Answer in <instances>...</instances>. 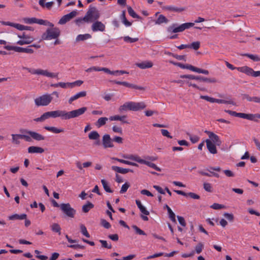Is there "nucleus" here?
I'll list each match as a JSON object with an SVG mask.
<instances>
[{
  "label": "nucleus",
  "instance_id": "dca6fc26",
  "mask_svg": "<svg viewBox=\"0 0 260 260\" xmlns=\"http://www.w3.org/2000/svg\"><path fill=\"white\" fill-rule=\"evenodd\" d=\"M87 107H83L81 108L70 111V118H75L83 115L86 111Z\"/></svg>",
  "mask_w": 260,
  "mask_h": 260
},
{
  "label": "nucleus",
  "instance_id": "9b49d317",
  "mask_svg": "<svg viewBox=\"0 0 260 260\" xmlns=\"http://www.w3.org/2000/svg\"><path fill=\"white\" fill-rule=\"evenodd\" d=\"M20 132L22 133L28 134L30 138H32L33 139L38 141H43L45 139V137L44 136L35 132L28 131L26 129H21Z\"/></svg>",
  "mask_w": 260,
  "mask_h": 260
},
{
  "label": "nucleus",
  "instance_id": "37998d69",
  "mask_svg": "<svg viewBox=\"0 0 260 260\" xmlns=\"http://www.w3.org/2000/svg\"><path fill=\"white\" fill-rule=\"evenodd\" d=\"M252 114H246L243 113H239L238 117H240L248 120H252Z\"/></svg>",
  "mask_w": 260,
  "mask_h": 260
},
{
  "label": "nucleus",
  "instance_id": "2f4dec72",
  "mask_svg": "<svg viewBox=\"0 0 260 260\" xmlns=\"http://www.w3.org/2000/svg\"><path fill=\"white\" fill-rule=\"evenodd\" d=\"M91 38V36L89 34H86L84 35H79L77 36L76 38V41L77 42L80 41H83L86 40L90 39Z\"/></svg>",
  "mask_w": 260,
  "mask_h": 260
},
{
  "label": "nucleus",
  "instance_id": "e433bc0d",
  "mask_svg": "<svg viewBox=\"0 0 260 260\" xmlns=\"http://www.w3.org/2000/svg\"><path fill=\"white\" fill-rule=\"evenodd\" d=\"M111 168H112V170H113L117 173L123 174H126L128 172V170H127V169H124V168H121L119 167H117V166H112Z\"/></svg>",
  "mask_w": 260,
  "mask_h": 260
},
{
  "label": "nucleus",
  "instance_id": "4468645a",
  "mask_svg": "<svg viewBox=\"0 0 260 260\" xmlns=\"http://www.w3.org/2000/svg\"><path fill=\"white\" fill-rule=\"evenodd\" d=\"M102 144L103 147L105 149L108 148H112L114 147L112 139L109 134H105L102 138Z\"/></svg>",
  "mask_w": 260,
  "mask_h": 260
},
{
  "label": "nucleus",
  "instance_id": "de8ad7c7",
  "mask_svg": "<svg viewBox=\"0 0 260 260\" xmlns=\"http://www.w3.org/2000/svg\"><path fill=\"white\" fill-rule=\"evenodd\" d=\"M133 229L135 231V232L137 234L140 235H146V234L142 230H141L139 227H138L136 225H133L132 226Z\"/></svg>",
  "mask_w": 260,
  "mask_h": 260
},
{
  "label": "nucleus",
  "instance_id": "4c0bfd02",
  "mask_svg": "<svg viewBox=\"0 0 260 260\" xmlns=\"http://www.w3.org/2000/svg\"><path fill=\"white\" fill-rule=\"evenodd\" d=\"M241 55L244 56H247L254 61H260V57L257 55H254V54H249V53H245V54H242Z\"/></svg>",
  "mask_w": 260,
  "mask_h": 260
},
{
  "label": "nucleus",
  "instance_id": "f257e3e1",
  "mask_svg": "<svg viewBox=\"0 0 260 260\" xmlns=\"http://www.w3.org/2000/svg\"><path fill=\"white\" fill-rule=\"evenodd\" d=\"M146 107V105L143 102L139 103L128 102L120 106L118 109V111L120 113H122L128 110L137 111L145 108Z\"/></svg>",
  "mask_w": 260,
  "mask_h": 260
},
{
  "label": "nucleus",
  "instance_id": "603ef678",
  "mask_svg": "<svg viewBox=\"0 0 260 260\" xmlns=\"http://www.w3.org/2000/svg\"><path fill=\"white\" fill-rule=\"evenodd\" d=\"M86 72H91L92 71H103V68L93 66L85 70Z\"/></svg>",
  "mask_w": 260,
  "mask_h": 260
},
{
  "label": "nucleus",
  "instance_id": "bf43d9fd",
  "mask_svg": "<svg viewBox=\"0 0 260 260\" xmlns=\"http://www.w3.org/2000/svg\"><path fill=\"white\" fill-rule=\"evenodd\" d=\"M103 71L106 73L114 75H117V74L118 73V70L111 71L107 68H103Z\"/></svg>",
  "mask_w": 260,
  "mask_h": 260
},
{
  "label": "nucleus",
  "instance_id": "5fc2aeb1",
  "mask_svg": "<svg viewBox=\"0 0 260 260\" xmlns=\"http://www.w3.org/2000/svg\"><path fill=\"white\" fill-rule=\"evenodd\" d=\"M101 225L105 229H108L111 228V224L106 220L102 219L101 220Z\"/></svg>",
  "mask_w": 260,
  "mask_h": 260
},
{
  "label": "nucleus",
  "instance_id": "6e6d98bb",
  "mask_svg": "<svg viewBox=\"0 0 260 260\" xmlns=\"http://www.w3.org/2000/svg\"><path fill=\"white\" fill-rule=\"evenodd\" d=\"M100 242L102 244L103 247L106 248L108 249L112 248V245L111 244H108L107 242L105 240H101Z\"/></svg>",
  "mask_w": 260,
  "mask_h": 260
},
{
  "label": "nucleus",
  "instance_id": "052dcab7",
  "mask_svg": "<svg viewBox=\"0 0 260 260\" xmlns=\"http://www.w3.org/2000/svg\"><path fill=\"white\" fill-rule=\"evenodd\" d=\"M204 189L209 192L212 191V186L211 184L209 183H204L203 184Z\"/></svg>",
  "mask_w": 260,
  "mask_h": 260
},
{
  "label": "nucleus",
  "instance_id": "4d7b16f0",
  "mask_svg": "<svg viewBox=\"0 0 260 260\" xmlns=\"http://www.w3.org/2000/svg\"><path fill=\"white\" fill-rule=\"evenodd\" d=\"M129 184L128 182H125L124 184L122 185L120 192L121 193L125 192L127 189L129 188Z\"/></svg>",
  "mask_w": 260,
  "mask_h": 260
},
{
  "label": "nucleus",
  "instance_id": "f8f14e48",
  "mask_svg": "<svg viewBox=\"0 0 260 260\" xmlns=\"http://www.w3.org/2000/svg\"><path fill=\"white\" fill-rule=\"evenodd\" d=\"M56 110L55 111H49L46 112L44 113H43L41 117L35 118L34 120L36 122H43L45 120L50 118H56Z\"/></svg>",
  "mask_w": 260,
  "mask_h": 260
},
{
  "label": "nucleus",
  "instance_id": "0e129e2a",
  "mask_svg": "<svg viewBox=\"0 0 260 260\" xmlns=\"http://www.w3.org/2000/svg\"><path fill=\"white\" fill-rule=\"evenodd\" d=\"M223 216L230 221H233L234 218V215L232 213H224Z\"/></svg>",
  "mask_w": 260,
  "mask_h": 260
},
{
  "label": "nucleus",
  "instance_id": "f03ea898",
  "mask_svg": "<svg viewBox=\"0 0 260 260\" xmlns=\"http://www.w3.org/2000/svg\"><path fill=\"white\" fill-rule=\"evenodd\" d=\"M60 35V30L58 27L47 28L46 31L42 35L41 38L43 40H49L54 39H57Z\"/></svg>",
  "mask_w": 260,
  "mask_h": 260
},
{
  "label": "nucleus",
  "instance_id": "a19ab883",
  "mask_svg": "<svg viewBox=\"0 0 260 260\" xmlns=\"http://www.w3.org/2000/svg\"><path fill=\"white\" fill-rule=\"evenodd\" d=\"M127 12L129 15L134 18L141 19V17L137 14L132 8L130 6L127 7Z\"/></svg>",
  "mask_w": 260,
  "mask_h": 260
},
{
  "label": "nucleus",
  "instance_id": "58836bf2",
  "mask_svg": "<svg viewBox=\"0 0 260 260\" xmlns=\"http://www.w3.org/2000/svg\"><path fill=\"white\" fill-rule=\"evenodd\" d=\"M101 183L103 185L104 190L109 193H112L113 190H112L108 184L107 182L105 179L101 180Z\"/></svg>",
  "mask_w": 260,
  "mask_h": 260
},
{
  "label": "nucleus",
  "instance_id": "49530a36",
  "mask_svg": "<svg viewBox=\"0 0 260 260\" xmlns=\"http://www.w3.org/2000/svg\"><path fill=\"white\" fill-rule=\"evenodd\" d=\"M123 40L125 42L132 43H134V42H137L139 40V38H132L129 37V36H125V37H123Z\"/></svg>",
  "mask_w": 260,
  "mask_h": 260
},
{
  "label": "nucleus",
  "instance_id": "1a4fd4ad",
  "mask_svg": "<svg viewBox=\"0 0 260 260\" xmlns=\"http://www.w3.org/2000/svg\"><path fill=\"white\" fill-rule=\"evenodd\" d=\"M237 70L241 73H245L248 76L253 77L260 76V71H254L252 68L248 66H243L237 68Z\"/></svg>",
  "mask_w": 260,
  "mask_h": 260
},
{
  "label": "nucleus",
  "instance_id": "20e7f679",
  "mask_svg": "<svg viewBox=\"0 0 260 260\" xmlns=\"http://www.w3.org/2000/svg\"><path fill=\"white\" fill-rule=\"evenodd\" d=\"M100 17L99 11L95 6L90 5L88 11L84 16V19L90 22L99 19Z\"/></svg>",
  "mask_w": 260,
  "mask_h": 260
},
{
  "label": "nucleus",
  "instance_id": "7ed1b4c3",
  "mask_svg": "<svg viewBox=\"0 0 260 260\" xmlns=\"http://www.w3.org/2000/svg\"><path fill=\"white\" fill-rule=\"evenodd\" d=\"M122 157L124 158L131 159V160L137 161L140 164H145V165L154 169V170H155L157 171H161V169L160 168L157 167V166L155 164L152 163L150 161H147V160H145L144 159H141L140 157H139L138 156H135L134 155H123L122 156Z\"/></svg>",
  "mask_w": 260,
  "mask_h": 260
},
{
  "label": "nucleus",
  "instance_id": "ddd939ff",
  "mask_svg": "<svg viewBox=\"0 0 260 260\" xmlns=\"http://www.w3.org/2000/svg\"><path fill=\"white\" fill-rule=\"evenodd\" d=\"M77 14V12L76 10L72 11L70 13L63 16L59 20L58 24L61 25L66 24L67 22L75 17Z\"/></svg>",
  "mask_w": 260,
  "mask_h": 260
},
{
  "label": "nucleus",
  "instance_id": "69168bd1",
  "mask_svg": "<svg viewBox=\"0 0 260 260\" xmlns=\"http://www.w3.org/2000/svg\"><path fill=\"white\" fill-rule=\"evenodd\" d=\"M194 25V23H192V22H187V23H185L182 24V25L183 26V28L184 30L186 29H188L191 27L193 26Z\"/></svg>",
  "mask_w": 260,
  "mask_h": 260
},
{
  "label": "nucleus",
  "instance_id": "cd10ccee",
  "mask_svg": "<svg viewBox=\"0 0 260 260\" xmlns=\"http://www.w3.org/2000/svg\"><path fill=\"white\" fill-rule=\"evenodd\" d=\"M17 52H24L29 54H32L34 53V51L33 49L30 48V46H27L26 48H23L21 47L17 46L16 48Z\"/></svg>",
  "mask_w": 260,
  "mask_h": 260
},
{
  "label": "nucleus",
  "instance_id": "a211bd4d",
  "mask_svg": "<svg viewBox=\"0 0 260 260\" xmlns=\"http://www.w3.org/2000/svg\"><path fill=\"white\" fill-rule=\"evenodd\" d=\"M167 31L171 33H177L184 31L182 24L177 26V24L174 23L167 28Z\"/></svg>",
  "mask_w": 260,
  "mask_h": 260
},
{
  "label": "nucleus",
  "instance_id": "f3484780",
  "mask_svg": "<svg viewBox=\"0 0 260 260\" xmlns=\"http://www.w3.org/2000/svg\"><path fill=\"white\" fill-rule=\"evenodd\" d=\"M56 118L60 117L62 120L70 119V111L67 112L65 110H56Z\"/></svg>",
  "mask_w": 260,
  "mask_h": 260
},
{
  "label": "nucleus",
  "instance_id": "b1692460",
  "mask_svg": "<svg viewBox=\"0 0 260 260\" xmlns=\"http://www.w3.org/2000/svg\"><path fill=\"white\" fill-rule=\"evenodd\" d=\"M86 95V92L85 91H83L78 92L77 94H76L75 95H74V96H73L70 98V99L69 100V103L71 104L72 103V102L80 98L84 97Z\"/></svg>",
  "mask_w": 260,
  "mask_h": 260
},
{
  "label": "nucleus",
  "instance_id": "864d4df0",
  "mask_svg": "<svg viewBox=\"0 0 260 260\" xmlns=\"http://www.w3.org/2000/svg\"><path fill=\"white\" fill-rule=\"evenodd\" d=\"M128 88H132V89H138L140 90H145V88L142 86H140L138 85H137L136 84L129 83L128 84Z\"/></svg>",
  "mask_w": 260,
  "mask_h": 260
},
{
  "label": "nucleus",
  "instance_id": "bb28decb",
  "mask_svg": "<svg viewBox=\"0 0 260 260\" xmlns=\"http://www.w3.org/2000/svg\"><path fill=\"white\" fill-rule=\"evenodd\" d=\"M27 217V215L26 214H22L21 215H19L17 214H15L12 215H10L8 217V219L11 220H23L24 219H26Z\"/></svg>",
  "mask_w": 260,
  "mask_h": 260
},
{
  "label": "nucleus",
  "instance_id": "680f3d73",
  "mask_svg": "<svg viewBox=\"0 0 260 260\" xmlns=\"http://www.w3.org/2000/svg\"><path fill=\"white\" fill-rule=\"evenodd\" d=\"M164 255V253L163 252H159V253H155V254H154L153 255H149V256H147L146 258H145V259H151V258H155V257L161 256H162Z\"/></svg>",
  "mask_w": 260,
  "mask_h": 260
},
{
  "label": "nucleus",
  "instance_id": "473e14b6",
  "mask_svg": "<svg viewBox=\"0 0 260 260\" xmlns=\"http://www.w3.org/2000/svg\"><path fill=\"white\" fill-rule=\"evenodd\" d=\"M108 120L107 117H101L95 123V125L99 128L101 127L106 123Z\"/></svg>",
  "mask_w": 260,
  "mask_h": 260
},
{
  "label": "nucleus",
  "instance_id": "6e6552de",
  "mask_svg": "<svg viewBox=\"0 0 260 260\" xmlns=\"http://www.w3.org/2000/svg\"><path fill=\"white\" fill-rule=\"evenodd\" d=\"M60 209L69 217L74 218L76 211L72 208L69 203H62L60 205Z\"/></svg>",
  "mask_w": 260,
  "mask_h": 260
},
{
  "label": "nucleus",
  "instance_id": "423d86ee",
  "mask_svg": "<svg viewBox=\"0 0 260 260\" xmlns=\"http://www.w3.org/2000/svg\"><path fill=\"white\" fill-rule=\"evenodd\" d=\"M180 77L182 79L187 78L190 80H195L197 81H199L200 82H204L207 83H213L217 82V80L214 78H209L201 76H194L192 75H180Z\"/></svg>",
  "mask_w": 260,
  "mask_h": 260
},
{
  "label": "nucleus",
  "instance_id": "aec40b11",
  "mask_svg": "<svg viewBox=\"0 0 260 260\" xmlns=\"http://www.w3.org/2000/svg\"><path fill=\"white\" fill-rule=\"evenodd\" d=\"M162 9L170 11H173L175 12H181L185 10V8L184 7H176L174 6H164L162 7Z\"/></svg>",
  "mask_w": 260,
  "mask_h": 260
},
{
  "label": "nucleus",
  "instance_id": "2eb2a0df",
  "mask_svg": "<svg viewBox=\"0 0 260 260\" xmlns=\"http://www.w3.org/2000/svg\"><path fill=\"white\" fill-rule=\"evenodd\" d=\"M105 28L106 26L105 24L98 20L94 21L91 25V29L94 32L98 31L103 32L105 30Z\"/></svg>",
  "mask_w": 260,
  "mask_h": 260
},
{
  "label": "nucleus",
  "instance_id": "13d9d810",
  "mask_svg": "<svg viewBox=\"0 0 260 260\" xmlns=\"http://www.w3.org/2000/svg\"><path fill=\"white\" fill-rule=\"evenodd\" d=\"M210 207L215 210L221 209L224 208V206L218 203H214Z\"/></svg>",
  "mask_w": 260,
  "mask_h": 260
},
{
  "label": "nucleus",
  "instance_id": "f704fd0d",
  "mask_svg": "<svg viewBox=\"0 0 260 260\" xmlns=\"http://www.w3.org/2000/svg\"><path fill=\"white\" fill-rule=\"evenodd\" d=\"M169 22V20L163 15H159L157 19L155 20V23L156 24H161L163 23H167Z\"/></svg>",
  "mask_w": 260,
  "mask_h": 260
},
{
  "label": "nucleus",
  "instance_id": "e2e57ef3",
  "mask_svg": "<svg viewBox=\"0 0 260 260\" xmlns=\"http://www.w3.org/2000/svg\"><path fill=\"white\" fill-rule=\"evenodd\" d=\"M83 83V81L82 80H77L74 82L71 83L69 85H70V87L73 88V87L75 86H80L82 83Z\"/></svg>",
  "mask_w": 260,
  "mask_h": 260
},
{
  "label": "nucleus",
  "instance_id": "393cba45",
  "mask_svg": "<svg viewBox=\"0 0 260 260\" xmlns=\"http://www.w3.org/2000/svg\"><path fill=\"white\" fill-rule=\"evenodd\" d=\"M34 41V39L33 37H31L30 36H27V38L26 39H23V40L18 41L17 42V44L19 45L29 44Z\"/></svg>",
  "mask_w": 260,
  "mask_h": 260
},
{
  "label": "nucleus",
  "instance_id": "8fccbe9b",
  "mask_svg": "<svg viewBox=\"0 0 260 260\" xmlns=\"http://www.w3.org/2000/svg\"><path fill=\"white\" fill-rule=\"evenodd\" d=\"M200 99L206 100L208 102H209L210 103H216V99L210 97L207 95H201Z\"/></svg>",
  "mask_w": 260,
  "mask_h": 260
},
{
  "label": "nucleus",
  "instance_id": "338daca9",
  "mask_svg": "<svg viewBox=\"0 0 260 260\" xmlns=\"http://www.w3.org/2000/svg\"><path fill=\"white\" fill-rule=\"evenodd\" d=\"M89 22V20H86L85 19H84V17L83 18H79L78 19H77L76 20H75V22L76 23L77 25H78V26H80V24L81 23H83V22Z\"/></svg>",
  "mask_w": 260,
  "mask_h": 260
},
{
  "label": "nucleus",
  "instance_id": "c756f323",
  "mask_svg": "<svg viewBox=\"0 0 260 260\" xmlns=\"http://www.w3.org/2000/svg\"><path fill=\"white\" fill-rule=\"evenodd\" d=\"M164 209L166 208V209H167V211H168V214H169V218L171 219V220L173 222H176V219H175V214L173 212L172 209L170 208V207L168 205L166 204V205H165L164 206Z\"/></svg>",
  "mask_w": 260,
  "mask_h": 260
},
{
  "label": "nucleus",
  "instance_id": "a18cd8bd",
  "mask_svg": "<svg viewBox=\"0 0 260 260\" xmlns=\"http://www.w3.org/2000/svg\"><path fill=\"white\" fill-rule=\"evenodd\" d=\"M189 48H192L195 50L199 49L200 47V42L199 41L193 42L190 44H188Z\"/></svg>",
  "mask_w": 260,
  "mask_h": 260
},
{
  "label": "nucleus",
  "instance_id": "3c124183",
  "mask_svg": "<svg viewBox=\"0 0 260 260\" xmlns=\"http://www.w3.org/2000/svg\"><path fill=\"white\" fill-rule=\"evenodd\" d=\"M203 248V244L201 242L199 243L195 247V251L196 253L200 254L202 251Z\"/></svg>",
  "mask_w": 260,
  "mask_h": 260
},
{
  "label": "nucleus",
  "instance_id": "a878e982",
  "mask_svg": "<svg viewBox=\"0 0 260 260\" xmlns=\"http://www.w3.org/2000/svg\"><path fill=\"white\" fill-rule=\"evenodd\" d=\"M136 204L141 213L145 215H149V212L146 209V208L142 205L140 200H136Z\"/></svg>",
  "mask_w": 260,
  "mask_h": 260
},
{
  "label": "nucleus",
  "instance_id": "0eeeda50",
  "mask_svg": "<svg viewBox=\"0 0 260 260\" xmlns=\"http://www.w3.org/2000/svg\"><path fill=\"white\" fill-rule=\"evenodd\" d=\"M23 69L27 70L32 74L41 75L50 78H56L58 76V74L51 73L48 72L47 70H44L42 69H31L27 67H23Z\"/></svg>",
  "mask_w": 260,
  "mask_h": 260
},
{
  "label": "nucleus",
  "instance_id": "c85d7f7f",
  "mask_svg": "<svg viewBox=\"0 0 260 260\" xmlns=\"http://www.w3.org/2000/svg\"><path fill=\"white\" fill-rule=\"evenodd\" d=\"M137 67L142 69L150 68L153 66V63L151 61H144L137 64Z\"/></svg>",
  "mask_w": 260,
  "mask_h": 260
},
{
  "label": "nucleus",
  "instance_id": "c03bdc74",
  "mask_svg": "<svg viewBox=\"0 0 260 260\" xmlns=\"http://www.w3.org/2000/svg\"><path fill=\"white\" fill-rule=\"evenodd\" d=\"M80 227L81 233L87 238H89L90 235L87 232L86 226L83 224H81Z\"/></svg>",
  "mask_w": 260,
  "mask_h": 260
},
{
  "label": "nucleus",
  "instance_id": "39448f33",
  "mask_svg": "<svg viewBox=\"0 0 260 260\" xmlns=\"http://www.w3.org/2000/svg\"><path fill=\"white\" fill-rule=\"evenodd\" d=\"M53 98L50 94H45L35 99L37 107L48 106L52 101Z\"/></svg>",
  "mask_w": 260,
  "mask_h": 260
},
{
  "label": "nucleus",
  "instance_id": "412c9836",
  "mask_svg": "<svg viewBox=\"0 0 260 260\" xmlns=\"http://www.w3.org/2000/svg\"><path fill=\"white\" fill-rule=\"evenodd\" d=\"M44 149L38 146H30L28 148V152L29 153H42L44 152Z\"/></svg>",
  "mask_w": 260,
  "mask_h": 260
},
{
  "label": "nucleus",
  "instance_id": "79ce46f5",
  "mask_svg": "<svg viewBox=\"0 0 260 260\" xmlns=\"http://www.w3.org/2000/svg\"><path fill=\"white\" fill-rule=\"evenodd\" d=\"M100 136L96 131H92L88 135V138L90 140H96L100 138Z\"/></svg>",
  "mask_w": 260,
  "mask_h": 260
},
{
  "label": "nucleus",
  "instance_id": "ea45409f",
  "mask_svg": "<svg viewBox=\"0 0 260 260\" xmlns=\"http://www.w3.org/2000/svg\"><path fill=\"white\" fill-rule=\"evenodd\" d=\"M51 229L53 232L58 233V235L61 234V228L58 223H53L51 226Z\"/></svg>",
  "mask_w": 260,
  "mask_h": 260
},
{
  "label": "nucleus",
  "instance_id": "774afa93",
  "mask_svg": "<svg viewBox=\"0 0 260 260\" xmlns=\"http://www.w3.org/2000/svg\"><path fill=\"white\" fill-rule=\"evenodd\" d=\"M161 133L164 136H165L168 138L172 139L173 138L172 136L170 135L169 132L167 129H161Z\"/></svg>",
  "mask_w": 260,
  "mask_h": 260
},
{
  "label": "nucleus",
  "instance_id": "4be33fe9",
  "mask_svg": "<svg viewBox=\"0 0 260 260\" xmlns=\"http://www.w3.org/2000/svg\"><path fill=\"white\" fill-rule=\"evenodd\" d=\"M127 116L126 115L119 116V115H114L110 116L109 119L111 121L113 120H119L121 121L123 123H129V122L125 120Z\"/></svg>",
  "mask_w": 260,
  "mask_h": 260
},
{
  "label": "nucleus",
  "instance_id": "9d476101",
  "mask_svg": "<svg viewBox=\"0 0 260 260\" xmlns=\"http://www.w3.org/2000/svg\"><path fill=\"white\" fill-rule=\"evenodd\" d=\"M12 143L13 144L19 145L20 143V139H24L27 142H31V138L29 136L21 134H12Z\"/></svg>",
  "mask_w": 260,
  "mask_h": 260
},
{
  "label": "nucleus",
  "instance_id": "7c9ffc66",
  "mask_svg": "<svg viewBox=\"0 0 260 260\" xmlns=\"http://www.w3.org/2000/svg\"><path fill=\"white\" fill-rule=\"evenodd\" d=\"M44 128L46 130H47L49 132H51L55 134H58L60 133H62L64 132L63 129H59L54 126H45L44 127Z\"/></svg>",
  "mask_w": 260,
  "mask_h": 260
},
{
  "label": "nucleus",
  "instance_id": "72a5a7b5",
  "mask_svg": "<svg viewBox=\"0 0 260 260\" xmlns=\"http://www.w3.org/2000/svg\"><path fill=\"white\" fill-rule=\"evenodd\" d=\"M94 207V205L89 201L87 202L86 204L82 206V210L84 213H87L89 211Z\"/></svg>",
  "mask_w": 260,
  "mask_h": 260
},
{
  "label": "nucleus",
  "instance_id": "5701e85b",
  "mask_svg": "<svg viewBox=\"0 0 260 260\" xmlns=\"http://www.w3.org/2000/svg\"><path fill=\"white\" fill-rule=\"evenodd\" d=\"M209 140H211L213 143L216 144L217 146H220L222 144V141L220 139L218 136L214 133L209 137Z\"/></svg>",
  "mask_w": 260,
  "mask_h": 260
},
{
  "label": "nucleus",
  "instance_id": "6ab92c4d",
  "mask_svg": "<svg viewBox=\"0 0 260 260\" xmlns=\"http://www.w3.org/2000/svg\"><path fill=\"white\" fill-rule=\"evenodd\" d=\"M206 143L207 148L210 153L213 154H216L217 153V149L216 147V144L213 143L211 140L207 139L205 141Z\"/></svg>",
  "mask_w": 260,
  "mask_h": 260
},
{
  "label": "nucleus",
  "instance_id": "c9c22d12",
  "mask_svg": "<svg viewBox=\"0 0 260 260\" xmlns=\"http://www.w3.org/2000/svg\"><path fill=\"white\" fill-rule=\"evenodd\" d=\"M120 19L122 22L126 26H129L132 25V23L128 21L125 16V11L123 10L120 15Z\"/></svg>",
  "mask_w": 260,
  "mask_h": 260
},
{
  "label": "nucleus",
  "instance_id": "09e8293b",
  "mask_svg": "<svg viewBox=\"0 0 260 260\" xmlns=\"http://www.w3.org/2000/svg\"><path fill=\"white\" fill-rule=\"evenodd\" d=\"M216 103H219V104H232L233 105H236L235 103L232 101H226V100H221V99H216Z\"/></svg>",
  "mask_w": 260,
  "mask_h": 260
}]
</instances>
